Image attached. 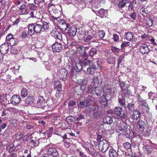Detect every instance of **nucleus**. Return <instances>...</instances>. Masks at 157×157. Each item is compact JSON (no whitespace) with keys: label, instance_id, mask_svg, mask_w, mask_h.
Segmentation results:
<instances>
[{"label":"nucleus","instance_id":"42","mask_svg":"<svg viewBox=\"0 0 157 157\" xmlns=\"http://www.w3.org/2000/svg\"><path fill=\"white\" fill-rule=\"evenodd\" d=\"M120 85L122 90H124L125 89L128 88V87L127 85L124 82H120Z\"/></svg>","mask_w":157,"mask_h":157},{"label":"nucleus","instance_id":"45","mask_svg":"<svg viewBox=\"0 0 157 157\" xmlns=\"http://www.w3.org/2000/svg\"><path fill=\"white\" fill-rule=\"evenodd\" d=\"M86 150L87 151H88V153L89 154H92V153L94 151V149L93 147L90 145L89 147L86 148Z\"/></svg>","mask_w":157,"mask_h":157},{"label":"nucleus","instance_id":"22","mask_svg":"<svg viewBox=\"0 0 157 157\" xmlns=\"http://www.w3.org/2000/svg\"><path fill=\"white\" fill-rule=\"evenodd\" d=\"M136 126L139 130L141 131L144 130L145 126V122L142 120L140 119L137 122Z\"/></svg>","mask_w":157,"mask_h":157},{"label":"nucleus","instance_id":"2","mask_svg":"<svg viewBox=\"0 0 157 157\" xmlns=\"http://www.w3.org/2000/svg\"><path fill=\"white\" fill-rule=\"evenodd\" d=\"M88 59V57H86L82 61L83 65L84 68L86 66H89L87 68V73L89 74L93 75L94 73L96 66L95 65L93 64L91 60H89Z\"/></svg>","mask_w":157,"mask_h":157},{"label":"nucleus","instance_id":"59","mask_svg":"<svg viewBox=\"0 0 157 157\" xmlns=\"http://www.w3.org/2000/svg\"><path fill=\"white\" fill-rule=\"evenodd\" d=\"M123 91L125 94H127L129 95H130L131 94V91L130 90H128V88L125 89Z\"/></svg>","mask_w":157,"mask_h":157},{"label":"nucleus","instance_id":"32","mask_svg":"<svg viewBox=\"0 0 157 157\" xmlns=\"http://www.w3.org/2000/svg\"><path fill=\"white\" fill-rule=\"evenodd\" d=\"M42 25L41 24V25L42 26L41 28L43 32L44 31H46V30L49 29V25L48 23L44 21L42 23Z\"/></svg>","mask_w":157,"mask_h":157},{"label":"nucleus","instance_id":"46","mask_svg":"<svg viewBox=\"0 0 157 157\" xmlns=\"http://www.w3.org/2000/svg\"><path fill=\"white\" fill-rule=\"evenodd\" d=\"M33 99L30 96H29L25 98V102L27 104H31L33 102Z\"/></svg>","mask_w":157,"mask_h":157},{"label":"nucleus","instance_id":"8","mask_svg":"<svg viewBox=\"0 0 157 157\" xmlns=\"http://www.w3.org/2000/svg\"><path fill=\"white\" fill-rule=\"evenodd\" d=\"M63 48H65V47L61 43L55 42L52 46V49L54 52H59Z\"/></svg>","mask_w":157,"mask_h":157},{"label":"nucleus","instance_id":"4","mask_svg":"<svg viewBox=\"0 0 157 157\" xmlns=\"http://www.w3.org/2000/svg\"><path fill=\"white\" fill-rule=\"evenodd\" d=\"M109 146V142L106 140L98 144L99 149L103 153L105 152L108 150Z\"/></svg>","mask_w":157,"mask_h":157},{"label":"nucleus","instance_id":"33","mask_svg":"<svg viewBox=\"0 0 157 157\" xmlns=\"http://www.w3.org/2000/svg\"><path fill=\"white\" fill-rule=\"evenodd\" d=\"M17 39L13 37L12 38L7 41L8 44L10 46H13L16 44Z\"/></svg>","mask_w":157,"mask_h":157},{"label":"nucleus","instance_id":"41","mask_svg":"<svg viewBox=\"0 0 157 157\" xmlns=\"http://www.w3.org/2000/svg\"><path fill=\"white\" fill-rule=\"evenodd\" d=\"M97 51L95 48H91L89 51V55L93 56L97 54Z\"/></svg>","mask_w":157,"mask_h":157},{"label":"nucleus","instance_id":"19","mask_svg":"<svg viewBox=\"0 0 157 157\" xmlns=\"http://www.w3.org/2000/svg\"><path fill=\"white\" fill-rule=\"evenodd\" d=\"M94 38H95V36L93 37V34H89L86 35L84 37V40L85 42H89L90 41V42H96V40L94 39Z\"/></svg>","mask_w":157,"mask_h":157},{"label":"nucleus","instance_id":"27","mask_svg":"<svg viewBox=\"0 0 157 157\" xmlns=\"http://www.w3.org/2000/svg\"><path fill=\"white\" fill-rule=\"evenodd\" d=\"M134 35L132 33L130 32L125 33L124 35V38L127 40L130 41L132 40Z\"/></svg>","mask_w":157,"mask_h":157},{"label":"nucleus","instance_id":"23","mask_svg":"<svg viewBox=\"0 0 157 157\" xmlns=\"http://www.w3.org/2000/svg\"><path fill=\"white\" fill-rule=\"evenodd\" d=\"M113 122V118L112 116H106L103 118L104 124H110Z\"/></svg>","mask_w":157,"mask_h":157},{"label":"nucleus","instance_id":"39","mask_svg":"<svg viewBox=\"0 0 157 157\" xmlns=\"http://www.w3.org/2000/svg\"><path fill=\"white\" fill-rule=\"evenodd\" d=\"M54 86L55 88L59 89H61V84L60 81H56L54 82Z\"/></svg>","mask_w":157,"mask_h":157},{"label":"nucleus","instance_id":"57","mask_svg":"<svg viewBox=\"0 0 157 157\" xmlns=\"http://www.w3.org/2000/svg\"><path fill=\"white\" fill-rule=\"evenodd\" d=\"M105 139H104V138L102 137L101 135H98L97 136V140L99 142V144L101 142L103 141V140H105Z\"/></svg>","mask_w":157,"mask_h":157},{"label":"nucleus","instance_id":"26","mask_svg":"<svg viewBox=\"0 0 157 157\" xmlns=\"http://www.w3.org/2000/svg\"><path fill=\"white\" fill-rule=\"evenodd\" d=\"M118 152L113 148L110 149L109 151V157H118L119 155Z\"/></svg>","mask_w":157,"mask_h":157},{"label":"nucleus","instance_id":"54","mask_svg":"<svg viewBox=\"0 0 157 157\" xmlns=\"http://www.w3.org/2000/svg\"><path fill=\"white\" fill-rule=\"evenodd\" d=\"M53 130V128L52 127L50 128L47 131V137L48 138H50L51 136V134Z\"/></svg>","mask_w":157,"mask_h":157},{"label":"nucleus","instance_id":"40","mask_svg":"<svg viewBox=\"0 0 157 157\" xmlns=\"http://www.w3.org/2000/svg\"><path fill=\"white\" fill-rule=\"evenodd\" d=\"M139 104L142 105V106H144L146 108H147V109H146L147 111V109L148 110H149V108L148 106V105L144 100H143L141 101V102H139Z\"/></svg>","mask_w":157,"mask_h":157},{"label":"nucleus","instance_id":"35","mask_svg":"<svg viewBox=\"0 0 157 157\" xmlns=\"http://www.w3.org/2000/svg\"><path fill=\"white\" fill-rule=\"evenodd\" d=\"M109 63L113 64L116 63V58L115 57L110 56L108 57L107 59Z\"/></svg>","mask_w":157,"mask_h":157},{"label":"nucleus","instance_id":"61","mask_svg":"<svg viewBox=\"0 0 157 157\" xmlns=\"http://www.w3.org/2000/svg\"><path fill=\"white\" fill-rule=\"evenodd\" d=\"M8 113V110L4 108L2 111V116H4L6 115V114Z\"/></svg>","mask_w":157,"mask_h":157},{"label":"nucleus","instance_id":"21","mask_svg":"<svg viewBox=\"0 0 157 157\" xmlns=\"http://www.w3.org/2000/svg\"><path fill=\"white\" fill-rule=\"evenodd\" d=\"M96 85H94V94H95L98 96H100L103 92L102 88L101 86L96 87Z\"/></svg>","mask_w":157,"mask_h":157},{"label":"nucleus","instance_id":"11","mask_svg":"<svg viewBox=\"0 0 157 157\" xmlns=\"http://www.w3.org/2000/svg\"><path fill=\"white\" fill-rule=\"evenodd\" d=\"M20 101V96L17 95H13L10 100V103L13 105H17L19 103Z\"/></svg>","mask_w":157,"mask_h":157},{"label":"nucleus","instance_id":"38","mask_svg":"<svg viewBox=\"0 0 157 157\" xmlns=\"http://www.w3.org/2000/svg\"><path fill=\"white\" fill-rule=\"evenodd\" d=\"M50 17L54 20H56L58 22L60 19V16L57 14H54L53 15H51Z\"/></svg>","mask_w":157,"mask_h":157},{"label":"nucleus","instance_id":"60","mask_svg":"<svg viewBox=\"0 0 157 157\" xmlns=\"http://www.w3.org/2000/svg\"><path fill=\"white\" fill-rule=\"evenodd\" d=\"M20 36L21 38H25L27 37V34L25 31H23L22 32Z\"/></svg>","mask_w":157,"mask_h":157},{"label":"nucleus","instance_id":"31","mask_svg":"<svg viewBox=\"0 0 157 157\" xmlns=\"http://www.w3.org/2000/svg\"><path fill=\"white\" fill-rule=\"evenodd\" d=\"M127 108L129 111L128 112H131L133 110H135V104L133 102L129 103L127 105Z\"/></svg>","mask_w":157,"mask_h":157},{"label":"nucleus","instance_id":"14","mask_svg":"<svg viewBox=\"0 0 157 157\" xmlns=\"http://www.w3.org/2000/svg\"><path fill=\"white\" fill-rule=\"evenodd\" d=\"M9 47L8 44L4 43L0 46V52L2 54H5L9 51Z\"/></svg>","mask_w":157,"mask_h":157},{"label":"nucleus","instance_id":"53","mask_svg":"<svg viewBox=\"0 0 157 157\" xmlns=\"http://www.w3.org/2000/svg\"><path fill=\"white\" fill-rule=\"evenodd\" d=\"M29 7L31 10L36 11V6L33 3L29 4Z\"/></svg>","mask_w":157,"mask_h":157},{"label":"nucleus","instance_id":"1","mask_svg":"<svg viewBox=\"0 0 157 157\" xmlns=\"http://www.w3.org/2000/svg\"><path fill=\"white\" fill-rule=\"evenodd\" d=\"M28 28V33L30 36H32L36 34H39L43 32L41 24L37 23H31L27 25Z\"/></svg>","mask_w":157,"mask_h":157},{"label":"nucleus","instance_id":"7","mask_svg":"<svg viewBox=\"0 0 157 157\" xmlns=\"http://www.w3.org/2000/svg\"><path fill=\"white\" fill-rule=\"evenodd\" d=\"M45 101L42 96H39L37 99L36 106L39 108H40L44 110L47 108V106L45 105Z\"/></svg>","mask_w":157,"mask_h":157},{"label":"nucleus","instance_id":"12","mask_svg":"<svg viewBox=\"0 0 157 157\" xmlns=\"http://www.w3.org/2000/svg\"><path fill=\"white\" fill-rule=\"evenodd\" d=\"M60 28L63 31H65L67 30V28L69 27L70 24H67L66 22L60 19L57 23Z\"/></svg>","mask_w":157,"mask_h":157},{"label":"nucleus","instance_id":"17","mask_svg":"<svg viewBox=\"0 0 157 157\" xmlns=\"http://www.w3.org/2000/svg\"><path fill=\"white\" fill-rule=\"evenodd\" d=\"M140 52L144 54H147L150 50L148 46L145 44H143L140 46Z\"/></svg>","mask_w":157,"mask_h":157},{"label":"nucleus","instance_id":"20","mask_svg":"<svg viewBox=\"0 0 157 157\" xmlns=\"http://www.w3.org/2000/svg\"><path fill=\"white\" fill-rule=\"evenodd\" d=\"M74 68L75 71L77 72H79L81 70L83 69L84 67L83 65L82 61L79 60L78 62L76 63Z\"/></svg>","mask_w":157,"mask_h":157},{"label":"nucleus","instance_id":"24","mask_svg":"<svg viewBox=\"0 0 157 157\" xmlns=\"http://www.w3.org/2000/svg\"><path fill=\"white\" fill-rule=\"evenodd\" d=\"M107 10H105L103 9H100L99 10L95 12L97 15L101 17H106Z\"/></svg>","mask_w":157,"mask_h":157},{"label":"nucleus","instance_id":"64","mask_svg":"<svg viewBox=\"0 0 157 157\" xmlns=\"http://www.w3.org/2000/svg\"><path fill=\"white\" fill-rule=\"evenodd\" d=\"M79 154L81 157H90L89 156L86 155L84 152L81 151H79Z\"/></svg>","mask_w":157,"mask_h":157},{"label":"nucleus","instance_id":"13","mask_svg":"<svg viewBox=\"0 0 157 157\" xmlns=\"http://www.w3.org/2000/svg\"><path fill=\"white\" fill-rule=\"evenodd\" d=\"M67 28L66 30L67 31L68 34L70 36H74L76 34L77 32L75 26H71L70 25Z\"/></svg>","mask_w":157,"mask_h":157},{"label":"nucleus","instance_id":"43","mask_svg":"<svg viewBox=\"0 0 157 157\" xmlns=\"http://www.w3.org/2000/svg\"><path fill=\"white\" fill-rule=\"evenodd\" d=\"M84 113H81L78 114L76 117V120L78 121H79L83 119L85 117Z\"/></svg>","mask_w":157,"mask_h":157},{"label":"nucleus","instance_id":"16","mask_svg":"<svg viewBox=\"0 0 157 157\" xmlns=\"http://www.w3.org/2000/svg\"><path fill=\"white\" fill-rule=\"evenodd\" d=\"M77 83L80 85V89L84 91L86 88L87 81L85 79H80L77 82Z\"/></svg>","mask_w":157,"mask_h":157},{"label":"nucleus","instance_id":"62","mask_svg":"<svg viewBox=\"0 0 157 157\" xmlns=\"http://www.w3.org/2000/svg\"><path fill=\"white\" fill-rule=\"evenodd\" d=\"M113 39L115 42H118L119 41V36L117 34H113Z\"/></svg>","mask_w":157,"mask_h":157},{"label":"nucleus","instance_id":"5","mask_svg":"<svg viewBox=\"0 0 157 157\" xmlns=\"http://www.w3.org/2000/svg\"><path fill=\"white\" fill-rule=\"evenodd\" d=\"M113 113L116 116L119 117L121 119H124L127 118V115L123 113L122 108L120 107H116L114 109Z\"/></svg>","mask_w":157,"mask_h":157},{"label":"nucleus","instance_id":"28","mask_svg":"<svg viewBox=\"0 0 157 157\" xmlns=\"http://www.w3.org/2000/svg\"><path fill=\"white\" fill-rule=\"evenodd\" d=\"M99 102L101 105L104 106L107 105V100L105 95H103L99 98Z\"/></svg>","mask_w":157,"mask_h":157},{"label":"nucleus","instance_id":"49","mask_svg":"<svg viewBox=\"0 0 157 157\" xmlns=\"http://www.w3.org/2000/svg\"><path fill=\"white\" fill-rule=\"evenodd\" d=\"M98 34L99 37L101 39L103 38L105 35V33L103 30H99Z\"/></svg>","mask_w":157,"mask_h":157},{"label":"nucleus","instance_id":"58","mask_svg":"<svg viewBox=\"0 0 157 157\" xmlns=\"http://www.w3.org/2000/svg\"><path fill=\"white\" fill-rule=\"evenodd\" d=\"M124 58V57L122 56H121L119 57L118 60V67H119L120 64H121V63L122 61Z\"/></svg>","mask_w":157,"mask_h":157},{"label":"nucleus","instance_id":"52","mask_svg":"<svg viewBox=\"0 0 157 157\" xmlns=\"http://www.w3.org/2000/svg\"><path fill=\"white\" fill-rule=\"evenodd\" d=\"M61 89H57L56 92V97L57 98H59L61 96L62 93L61 92Z\"/></svg>","mask_w":157,"mask_h":157},{"label":"nucleus","instance_id":"3","mask_svg":"<svg viewBox=\"0 0 157 157\" xmlns=\"http://www.w3.org/2000/svg\"><path fill=\"white\" fill-rule=\"evenodd\" d=\"M49 145H46V147L47 148V153L48 155L52 157H59V153L57 149L54 147H48Z\"/></svg>","mask_w":157,"mask_h":157},{"label":"nucleus","instance_id":"48","mask_svg":"<svg viewBox=\"0 0 157 157\" xmlns=\"http://www.w3.org/2000/svg\"><path fill=\"white\" fill-rule=\"evenodd\" d=\"M94 86H93V87H92V86L90 85L88 87V90L87 91V92L88 94H91L92 93L94 94Z\"/></svg>","mask_w":157,"mask_h":157},{"label":"nucleus","instance_id":"10","mask_svg":"<svg viewBox=\"0 0 157 157\" xmlns=\"http://www.w3.org/2000/svg\"><path fill=\"white\" fill-rule=\"evenodd\" d=\"M51 35L55 38L57 39L64 42L63 35L59 31L56 29L53 30L51 32Z\"/></svg>","mask_w":157,"mask_h":157},{"label":"nucleus","instance_id":"47","mask_svg":"<svg viewBox=\"0 0 157 157\" xmlns=\"http://www.w3.org/2000/svg\"><path fill=\"white\" fill-rule=\"evenodd\" d=\"M136 4V2H132L130 3L128 6V10L131 11L132 10L135 4Z\"/></svg>","mask_w":157,"mask_h":157},{"label":"nucleus","instance_id":"56","mask_svg":"<svg viewBox=\"0 0 157 157\" xmlns=\"http://www.w3.org/2000/svg\"><path fill=\"white\" fill-rule=\"evenodd\" d=\"M73 118L72 117L69 116L66 117V119L68 123L71 124L73 121Z\"/></svg>","mask_w":157,"mask_h":157},{"label":"nucleus","instance_id":"18","mask_svg":"<svg viewBox=\"0 0 157 157\" xmlns=\"http://www.w3.org/2000/svg\"><path fill=\"white\" fill-rule=\"evenodd\" d=\"M19 11L20 14L22 15L27 14L29 12V10L25 4H23L20 6Z\"/></svg>","mask_w":157,"mask_h":157},{"label":"nucleus","instance_id":"6","mask_svg":"<svg viewBox=\"0 0 157 157\" xmlns=\"http://www.w3.org/2000/svg\"><path fill=\"white\" fill-rule=\"evenodd\" d=\"M92 101L90 99L84 100H80L77 103L78 107L83 108L90 105L92 103Z\"/></svg>","mask_w":157,"mask_h":157},{"label":"nucleus","instance_id":"36","mask_svg":"<svg viewBox=\"0 0 157 157\" xmlns=\"http://www.w3.org/2000/svg\"><path fill=\"white\" fill-rule=\"evenodd\" d=\"M28 94V90L26 88H23L21 92V96L23 98H25Z\"/></svg>","mask_w":157,"mask_h":157},{"label":"nucleus","instance_id":"55","mask_svg":"<svg viewBox=\"0 0 157 157\" xmlns=\"http://www.w3.org/2000/svg\"><path fill=\"white\" fill-rule=\"evenodd\" d=\"M153 24V20L150 18H149L148 20L147 21V25L149 27H151L152 26Z\"/></svg>","mask_w":157,"mask_h":157},{"label":"nucleus","instance_id":"29","mask_svg":"<svg viewBox=\"0 0 157 157\" xmlns=\"http://www.w3.org/2000/svg\"><path fill=\"white\" fill-rule=\"evenodd\" d=\"M118 101L121 106L126 108V107L125 104V99L122 96H121L120 97H118Z\"/></svg>","mask_w":157,"mask_h":157},{"label":"nucleus","instance_id":"34","mask_svg":"<svg viewBox=\"0 0 157 157\" xmlns=\"http://www.w3.org/2000/svg\"><path fill=\"white\" fill-rule=\"evenodd\" d=\"M60 74L61 75V76L63 77V78H66L68 73L66 69L64 68L61 69L60 71Z\"/></svg>","mask_w":157,"mask_h":157},{"label":"nucleus","instance_id":"51","mask_svg":"<svg viewBox=\"0 0 157 157\" xmlns=\"http://www.w3.org/2000/svg\"><path fill=\"white\" fill-rule=\"evenodd\" d=\"M76 102L72 100H71L68 103V105L69 107H72L73 106L76 105Z\"/></svg>","mask_w":157,"mask_h":157},{"label":"nucleus","instance_id":"37","mask_svg":"<svg viewBox=\"0 0 157 157\" xmlns=\"http://www.w3.org/2000/svg\"><path fill=\"white\" fill-rule=\"evenodd\" d=\"M35 140H31L30 142L31 143V144L33 145L34 146H37L38 145L39 142V139H38L37 140H36V138H35Z\"/></svg>","mask_w":157,"mask_h":157},{"label":"nucleus","instance_id":"63","mask_svg":"<svg viewBox=\"0 0 157 157\" xmlns=\"http://www.w3.org/2000/svg\"><path fill=\"white\" fill-rule=\"evenodd\" d=\"M93 157H98L100 154L97 151L93 152L92 153V154H90Z\"/></svg>","mask_w":157,"mask_h":157},{"label":"nucleus","instance_id":"9","mask_svg":"<svg viewBox=\"0 0 157 157\" xmlns=\"http://www.w3.org/2000/svg\"><path fill=\"white\" fill-rule=\"evenodd\" d=\"M130 117L134 121L137 120L140 117L141 114L140 112L137 109L133 110L131 112H128Z\"/></svg>","mask_w":157,"mask_h":157},{"label":"nucleus","instance_id":"25","mask_svg":"<svg viewBox=\"0 0 157 157\" xmlns=\"http://www.w3.org/2000/svg\"><path fill=\"white\" fill-rule=\"evenodd\" d=\"M111 86L108 84H105L103 90L104 92L106 94V96H108V95H110L111 92Z\"/></svg>","mask_w":157,"mask_h":157},{"label":"nucleus","instance_id":"30","mask_svg":"<svg viewBox=\"0 0 157 157\" xmlns=\"http://www.w3.org/2000/svg\"><path fill=\"white\" fill-rule=\"evenodd\" d=\"M97 75L96 76H94L93 79V82L96 85V86H98V83L99 82V80L100 78V74L99 72L97 73Z\"/></svg>","mask_w":157,"mask_h":157},{"label":"nucleus","instance_id":"50","mask_svg":"<svg viewBox=\"0 0 157 157\" xmlns=\"http://www.w3.org/2000/svg\"><path fill=\"white\" fill-rule=\"evenodd\" d=\"M130 42H123L122 43L121 45V47L123 49L124 47L129 46Z\"/></svg>","mask_w":157,"mask_h":157},{"label":"nucleus","instance_id":"44","mask_svg":"<svg viewBox=\"0 0 157 157\" xmlns=\"http://www.w3.org/2000/svg\"><path fill=\"white\" fill-rule=\"evenodd\" d=\"M123 146L126 150H128L131 147V145L129 143L126 142L123 144Z\"/></svg>","mask_w":157,"mask_h":157},{"label":"nucleus","instance_id":"15","mask_svg":"<svg viewBox=\"0 0 157 157\" xmlns=\"http://www.w3.org/2000/svg\"><path fill=\"white\" fill-rule=\"evenodd\" d=\"M93 114L94 118L95 119L98 118L101 116V113L98 106H96L94 107Z\"/></svg>","mask_w":157,"mask_h":157}]
</instances>
